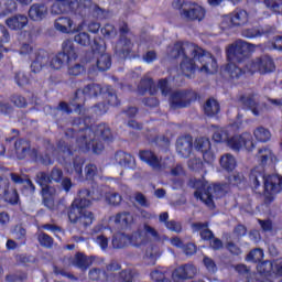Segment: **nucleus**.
I'll return each instance as SVG.
<instances>
[{
	"label": "nucleus",
	"mask_w": 282,
	"mask_h": 282,
	"mask_svg": "<svg viewBox=\"0 0 282 282\" xmlns=\"http://www.w3.org/2000/svg\"><path fill=\"white\" fill-rule=\"evenodd\" d=\"M72 127L65 131L66 138H76V147L79 153H94L100 155L105 151L104 142H111L113 134L107 123L94 124L91 117H75Z\"/></svg>",
	"instance_id": "nucleus-1"
},
{
	"label": "nucleus",
	"mask_w": 282,
	"mask_h": 282,
	"mask_svg": "<svg viewBox=\"0 0 282 282\" xmlns=\"http://www.w3.org/2000/svg\"><path fill=\"white\" fill-rule=\"evenodd\" d=\"M67 209V216L78 232H85L89 226L94 224V213L87 210L91 206V202L96 198L91 195V191L84 188L78 193Z\"/></svg>",
	"instance_id": "nucleus-2"
},
{
	"label": "nucleus",
	"mask_w": 282,
	"mask_h": 282,
	"mask_svg": "<svg viewBox=\"0 0 282 282\" xmlns=\"http://www.w3.org/2000/svg\"><path fill=\"white\" fill-rule=\"evenodd\" d=\"M250 45L252 44L243 40H238L227 46L226 56L228 64L220 68L221 74H226L227 78H230V80L241 78L246 72L237 66L236 63H243V61L248 58Z\"/></svg>",
	"instance_id": "nucleus-3"
},
{
	"label": "nucleus",
	"mask_w": 282,
	"mask_h": 282,
	"mask_svg": "<svg viewBox=\"0 0 282 282\" xmlns=\"http://www.w3.org/2000/svg\"><path fill=\"white\" fill-rule=\"evenodd\" d=\"M74 42L82 45V47H89L91 45V36L87 32H79L74 36V40H65L62 44V52L50 61L52 69H62L66 63L78 58V48H76Z\"/></svg>",
	"instance_id": "nucleus-4"
},
{
	"label": "nucleus",
	"mask_w": 282,
	"mask_h": 282,
	"mask_svg": "<svg viewBox=\"0 0 282 282\" xmlns=\"http://www.w3.org/2000/svg\"><path fill=\"white\" fill-rule=\"evenodd\" d=\"M88 278L90 279V281L97 282H116L117 280L118 282H133V279L135 278V272L133 271V269L122 270V264H120V262L111 260L110 263L106 265V269H90L88 272Z\"/></svg>",
	"instance_id": "nucleus-5"
},
{
	"label": "nucleus",
	"mask_w": 282,
	"mask_h": 282,
	"mask_svg": "<svg viewBox=\"0 0 282 282\" xmlns=\"http://www.w3.org/2000/svg\"><path fill=\"white\" fill-rule=\"evenodd\" d=\"M174 50L176 52L175 58H180V56H183V61L180 64L181 72L183 76H186V78H192L195 76V72H197V64H195V61H198L199 63H204L206 61V53L200 47L194 48L192 51L193 57H188L186 55V50L184 48V44L176 43L174 45Z\"/></svg>",
	"instance_id": "nucleus-6"
},
{
	"label": "nucleus",
	"mask_w": 282,
	"mask_h": 282,
	"mask_svg": "<svg viewBox=\"0 0 282 282\" xmlns=\"http://www.w3.org/2000/svg\"><path fill=\"white\" fill-rule=\"evenodd\" d=\"M105 94V89L99 84H88L83 89L77 88L73 98L69 99L70 107H74L75 113H83L87 98H98Z\"/></svg>",
	"instance_id": "nucleus-7"
},
{
	"label": "nucleus",
	"mask_w": 282,
	"mask_h": 282,
	"mask_svg": "<svg viewBox=\"0 0 282 282\" xmlns=\"http://www.w3.org/2000/svg\"><path fill=\"white\" fill-rule=\"evenodd\" d=\"M197 100L199 95L193 89L176 90L170 96V106L172 109H186Z\"/></svg>",
	"instance_id": "nucleus-8"
},
{
	"label": "nucleus",
	"mask_w": 282,
	"mask_h": 282,
	"mask_svg": "<svg viewBox=\"0 0 282 282\" xmlns=\"http://www.w3.org/2000/svg\"><path fill=\"white\" fill-rule=\"evenodd\" d=\"M247 67L250 74H260L261 76L276 70L274 59L270 55H261L251 59Z\"/></svg>",
	"instance_id": "nucleus-9"
},
{
	"label": "nucleus",
	"mask_w": 282,
	"mask_h": 282,
	"mask_svg": "<svg viewBox=\"0 0 282 282\" xmlns=\"http://www.w3.org/2000/svg\"><path fill=\"white\" fill-rule=\"evenodd\" d=\"M83 166H85V159L76 155L73 159V171H75L80 182H94V177L98 175V167L95 164H88L85 167V176H83Z\"/></svg>",
	"instance_id": "nucleus-10"
},
{
	"label": "nucleus",
	"mask_w": 282,
	"mask_h": 282,
	"mask_svg": "<svg viewBox=\"0 0 282 282\" xmlns=\"http://www.w3.org/2000/svg\"><path fill=\"white\" fill-rule=\"evenodd\" d=\"M181 17L185 21H197L199 23L206 19V9L195 2H189L187 8L182 10Z\"/></svg>",
	"instance_id": "nucleus-11"
},
{
	"label": "nucleus",
	"mask_w": 282,
	"mask_h": 282,
	"mask_svg": "<svg viewBox=\"0 0 282 282\" xmlns=\"http://www.w3.org/2000/svg\"><path fill=\"white\" fill-rule=\"evenodd\" d=\"M195 276H197V267L191 263L182 264L172 272L173 282H186L189 279H195Z\"/></svg>",
	"instance_id": "nucleus-12"
},
{
	"label": "nucleus",
	"mask_w": 282,
	"mask_h": 282,
	"mask_svg": "<svg viewBox=\"0 0 282 282\" xmlns=\"http://www.w3.org/2000/svg\"><path fill=\"white\" fill-rule=\"evenodd\" d=\"M189 186L192 188H196L194 192V197L196 199H199L203 202V204H206V206H210V204H213V193L206 189V184H204V181L192 178L189 180Z\"/></svg>",
	"instance_id": "nucleus-13"
},
{
	"label": "nucleus",
	"mask_w": 282,
	"mask_h": 282,
	"mask_svg": "<svg viewBox=\"0 0 282 282\" xmlns=\"http://www.w3.org/2000/svg\"><path fill=\"white\" fill-rule=\"evenodd\" d=\"M227 147H230L232 151H241V149H254V142L252 141V134L245 132L238 135H234L227 140Z\"/></svg>",
	"instance_id": "nucleus-14"
},
{
	"label": "nucleus",
	"mask_w": 282,
	"mask_h": 282,
	"mask_svg": "<svg viewBox=\"0 0 282 282\" xmlns=\"http://www.w3.org/2000/svg\"><path fill=\"white\" fill-rule=\"evenodd\" d=\"M50 64V54L43 48H39L34 52V58L31 62V72L33 74H41L44 67Z\"/></svg>",
	"instance_id": "nucleus-15"
},
{
	"label": "nucleus",
	"mask_w": 282,
	"mask_h": 282,
	"mask_svg": "<svg viewBox=\"0 0 282 282\" xmlns=\"http://www.w3.org/2000/svg\"><path fill=\"white\" fill-rule=\"evenodd\" d=\"M274 28L270 25L265 26H250L241 31L243 39H259V36H270L274 34Z\"/></svg>",
	"instance_id": "nucleus-16"
},
{
	"label": "nucleus",
	"mask_w": 282,
	"mask_h": 282,
	"mask_svg": "<svg viewBox=\"0 0 282 282\" xmlns=\"http://www.w3.org/2000/svg\"><path fill=\"white\" fill-rule=\"evenodd\" d=\"M176 152L181 158H191V153H193V137H178L176 140Z\"/></svg>",
	"instance_id": "nucleus-17"
},
{
	"label": "nucleus",
	"mask_w": 282,
	"mask_h": 282,
	"mask_svg": "<svg viewBox=\"0 0 282 282\" xmlns=\"http://www.w3.org/2000/svg\"><path fill=\"white\" fill-rule=\"evenodd\" d=\"M131 52H133V42H131V39L120 37L115 48L117 56L119 58H129Z\"/></svg>",
	"instance_id": "nucleus-18"
},
{
	"label": "nucleus",
	"mask_w": 282,
	"mask_h": 282,
	"mask_svg": "<svg viewBox=\"0 0 282 282\" xmlns=\"http://www.w3.org/2000/svg\"><path fill=\"white\" fill-rule=\"evenodd\" d=\"M14 151L18 160H25L32 153V143L30 140L18 139L14 142Z\"/></svg>",
	"instance_id": "nucleus-19"
},
{
	"label": "nucleus",
	"mask_w": 282,
	"mask_h": 282,
	"mask_svg": "<svg viewBox=\"0 0 282 282\" xmlns=\"http://www.w3.org/2000/svg\"><path fill=\"white\" fill-rule=\"evenodd\" d=\"M139 94L144 96V94L149 93L150 96H155L158 94V86L153 78L149 76H143L137 87Z\"/></svg>",
	"instance_id": "nucleus-20"
},
{
	"label": "nucleus",
	"mask_w": 282,
	"mask_h": 282,
	"mask_svg": "<svg viewBox=\"0 0 282 282\" xmlns=\"http://www.w3.org/2000/svg\"><path fill=\"white\" fill-rule=\"evenodd\" d=\"M78 7V0H55L53 11L57 14H65V12H74Z\"/></svg>",
	"instance_id": "nucleus-21"
},
{
	"label": "nucleus",
	"mask_w": 282,
	"mask_h": 282,
	"mask_svg": "<svg viewBox=\"0 0 282 282\" xmlns=\"http://www.w3.org/2000/svg\"><path fill=\"white\" fill-rule=\"evenodd\" d=\"M55 30L62 32V34H69L74 32L76 28L74 26V20L69 17H58L54 22Z\"/></svg>",
	"instance_id": "nucleus-22"
},
{
	"label": "nucleus",
	"mask_w": 282,
	"mask_h": 282,
	"mask_svg": "<svg viewBox=\"0 0 282 282\" xmlns=\"http://www.w3.org/2000/svg\"><path fill=\"white\" fill-rule=\"evenodd\" d=\"M134 236H124V234L112 237V247L116 249L126 248L128 243H131L135 248H140L142 242H134Z\"/></svg>",
	"instance_id": "nucleus-23"
},
{
	"label": "nucleus",
	"mask_w": 282,
	"mask_h": 282,
	"mask_svg": "<svg viewBox=\"0 0 282 282\" xmlns=\"http://www.w3.org/2000/svg\"><path fill=\"white\" fill-rule=\"evenodd\" d=\"M115 159L118 164L124 169H135V158L130 153L119 150L116 152Z\"/></svg>",
	"instance_id": "nucleus-24"
},
{
	"label": "nucleus",
	"mask_w": 282,
	"mask_h": 282,
	"mask_svg": "<svg viewBox=\"0 0 282 282\" xmlns=\"http://www.w3.org/2000/svg\"><path fill=\"white\" fill-rule=\"evenodd\" d=\"M29 20L28 17L23 14H15L6 20V25H8L9 30H23L25 25H28Z\"/></svg>",
	"instance_id": "nucleus-25"
},
{
	"label": "nucleus",
	"mask_w": 282,
	"mask_h": 282,
	"mask_svg": "<svg viewBox=\"0 0 282 282\" xmlns=\"http://www.w3.org/2000/svg\"><path fill=\"white\" fill-rule=\"evenodd\" d=\"M139 158L142 162H145V164L152 166V169H160L162 166L160 159L151 150H141L139 152Z\"/></svg>",
	"instance_id": "nucleus-26"
},
{
	"label": "nucleus",
	"mask_w": 282,
	"mask_h": 282,
	"mask_svg": "<svg viewBox=\"0 0 282 282\" xmlns=\"http://www.w3.org/2000/svg\"><path fill=\"white\" fill-rule=\"evenodd\" d=\"M210 224L208 221L205 223H193L192 229L194 232H199L203 241H210L213 239V231L208 229Z\"/></svg>",
	"instance_id": "nucleus-27"
},
{
	"label": "nucleus",
	"mask_w": 282,
	"mask_h": 282,
	"mask_svg": "<svg viewBox=\"0 0 282 282\" xmlns=\"http://www.w3.org/2000/svg\"><path fill=\"white\" fill-rule=\"evenodd\" d=\"M194 147L197 151L203 153V160L207 162L208 158H210V139L202 137L195 140Z\"/></svg>",
	"instance_id": "nucleus-28"
},
{
	"label": "nucleus",
	"mask_w": 282,
	"mask_h": 282,
	"mask_svg": "<svg viewBox=\"0 0 282 282\" xmlns=\"http://www.w3.org/2000/svg\"><path fill=\"white\" fill-rule=\"evenodd\" d=\"M249 15L248 12L243 9H236L230 15V23L235 28H240L241 25H246L248 23Z\"/></svg>",
	"instance_id": "nucleus-29"
},
{
	"label": "nucleus",
	"mask_w": 282,
	"mask_h": 282,
	"mask_svg": "<svg viewBox=\"0 0 282 282\" xmlns=\"http://www.w3.org/2000/svg\"><path fill=\"white\" fill-rule=\"evenodd\" d=\"M238 101L241 102L245 109H249V111H252L253 116H259V104L256 102L254 95H251L249 97L242 95L239 97Z\"/></svg>",
	"instance_id": "nucleus-30"
},
{
	"label": "nucleus",
	"mask_w": 282,
	"mask_h": 282,
	"mask_svg": "<svg viewBox=\"0 0 282 282\" xmlns=\"http://www.w3.org/2000/svg\"><path fill=\"white\" fill-rule=\"evenodd\" d=\"M45 14H47V10L44 4L34 3L29 9V19L31 21H42Z\"/></svg>",
	"instance_id": "nucleus-31"
},
{
	"label": "nucleus",
	"mask_w": 282,
	"mask_h": 282,
	"mask_svg": "<svg viewBox=\"0 0 282 282\" xmlns=\"http://www.w3.org/2000/svg\"><path fill=\"white\" fill-rule=\"evenodd\" d=\"M115 224L122 226V228H129L133 224V214L130 212H121L115 215Z\"/></svg>",
	"instance_id": "nucleus-32"
},
{
	"label": "nucleus",
	"mask_w": 282,
	"mask_h": 282,
	"mask_svg": "<svg viewBox=\"0 0 282 282\" xmlns=\"http://www.w3.org/2000/svg\"><path fill=\"white\" fill-rule=\"evenodd\" d=\"M220 166L224 169V171H227V173H232L235 169H237V160L232 154H224L220 158Z\"/></svg>",
	"instance_id": "nucleus-33"
},
{
	"label": "nucleus",
	"mask_w": 282,
	"mask_h": 282,
	"mask_svg": "<svg viewBox=\"0 0 282 282\" xmlns=\"http://www.w3.org/2000/svg\"><path fill=\"white\" fill-rule=\"evenodd\" d=\"M150 276L153 282H173L171 280V274L169 273V270L164 268H159L150 273Z\"/></svg>",
	"instance_id": "nucleus-34"
},
{
	"label": "nucleus",
	"mask_w": 282,
	"mask_h": 282,
	"mask_svg": "<svg viewBox=\"0 0 282 282\" xmlns=\"http://www.w3.org/2000/svg\"><path fill=\"white\" fill-rule=\"evenodd\" d=\"M91 263H94V259L85 256L84 253L78 252L75 254L74 265L79 268V270H89Z\"/></svg>",
	"instance_id": "nucleus-35"
},
{
	"label": "nucleus",
	"mask_w": 282,
	"mask_h": 282,
	"mask_svg": "<svg viewBox=\"0 0 282 282\" xmlns=\"http://www.w3.org/2000/svg\"><path fill=\"white\" fill-rule=\"evenodd\" d=\"M214 197L221 199L230 192V184L226 183H214L213 184Z\"/></svg>",
	"instance_id": "nucleus-36"
},
{
	"label": "nucleus",
	"mask_w": 282,
	"mask_h": 282,
	"mask_svg": "<svg viewBox=\"0 0 282 282\" xmlns=\"http://www.w3.org/2000/svg\"><path fill=\"white\" fill-rule=\"evenodd\" d=\"M227 184H229V187L236 186L237 188H241L242 186H246V176L241 173H237L234 175H229L226 177Z\"/></svg>",
	"instance_id": "nucleus-37"
},
{
	"label": "nucleus",
	"mask_w": 282,
	"mask_h": 282,
	"mask_svg": "<svg viewBox=\"0 0 282 282\" xmlns=\"http://www.w3.org/2000/svg\"><path fill=\"white\" fill-rule=\"evenodd\" d=\"M57 149L63 153L64 158H68V160H72V156L74 153H76V150H74V145L65 142V140H59L57 142Z\"/></svg>",
	"instance_id": "nucleus-38"
},
{
	"label": "nucleus",
	"mask_w": 282,
	"mask_h": 282,
	"mask_svg": "<svg viewBox=\"0 0 282 282\" xmlns=\"http://www.w3.org/2000/svg\"><path fill=\"white\" fill-rule=\"evenodd\" d=\"M104 95L106 96L107 102L110 105V107H120V99H118V95L111 86L106 88Z\"/></svg>",
	"instance_id": "nucleus-39"
},
{
	"label": "nucleus",
	"mask_w": 282,
	"mask_h": 282,
	"mask_svg": "<svg viewBox=\"0 0 282 282\" xmlns=\"http://www.w3.org/2000/svg\"><path fill=\"white\" fill-rule=\"evenodd\" d=\"M37 180H39V184H41V185L45 184V186L42 188V194L50 195V191L52 187H50V185H47V184H52L51 175L45 172H40L37 174Z\"/></svg>",
	"instance_id": "nucleus-40"
},
{
	"label": "nucleus",
	"mask_w": 282,
	"mask_h": 282,
	"mask_svg": "<svg viewBox=\"0 0 282 282\" xmlns=\"http://www.w3.org/2000/svg\"><path fill=\"white\" fill-rule=\"evenodd\" d=\"M253 135L258 142H269V140L272 138L270 130L263 127L256 128Z\"/></svg>",
	"instance_id": "nucleus-41"
},
{
	"label": "nucleus",
	"mask_w": 282,
	"mask_h": 282,
	"mask_svg": "<svg viewBox=\"0 0 282 282\" xmlns=\"http://www.w3.org/2000/svg\"><path fill=\"white\" fill-rule=\"evenodd\" d=\"M264 6L272 14L282 15V0H264Z\"/></svg>",
	"instance_id": "nucleus-42"
},
{
	"label": "nucleus",
	"mask_w": 282,
	"mask_h": 282,
	"mask_svg": "<svg viewBox=\"0 0 282 282\" xmlns=\"http://www.w3.org/2000/svg\"><path fill=\"white\" fill-rule=\"evenodd\" d=\"M97 68L99 72H107V69L111 68V55L101 54L97 59Z\"/></svg>",
	"instance_id": "nucleus-43"
},
{
	"label": "nucleus",
	"mask_w": 282,
	"mask_h": 282,
	"mask_svg": "<svg viewBox=\"0 0 282 282\" xmlns=\"http://www.w3.org/2000/svg\"><path fill=\"white\" fill-rule=\"evenodd\" d=\"M32 153L35 156V160L44 166H50L54 164V161L52 160V155H50V153L45 152L39 155V150L36 149H32Z\"/></svg>",
	"instance_id": "nucleus-44"
},
{
	"label": "nucleus",
	"mask_w": 282,
	"mask_h": 282,
	"mask_svg": "<svg viewBox=\"0 0 282 282\" xmlns=\"http://www.w3.org/2000/svg\"><path fill=\"white\" fill-rule=\"evenodd\" d=\"M10 102L18 109L28 108V98L23 97L21 94H13L9 98Z\"/></svg>",
	"instance_id": "nucleus-45"
},
{
	"label": "nucleus",
	"mask_w": 282,
	"mask_h": 282,
	"mask_svg": "<svg viewBox=\"0 0 282 282\" xmlns=\"http://www.w3.org/2000/svg\"><path fill=\"white\" fill-rule=\"evenodd\" d=\"M37 241L40 243V246H42V248H54V238H52V236H50L48 234L45 232H40L37 235Z\"/></svg>",
	"instance_id": "nucleus-46"
},
{
	"label": "nucleus",
	"mask_w": 282,
	"mask_h": 282,
	"mask_svg": "<svg viewBox=\"0 0 282 282\" xmlns=\"http://www.w3.org/2000/svg\"><path fill=\"white\" fill-rule=\"evenodd\" d=\"M263 249L261 248H256L252 249L248 254H247V261H251L252 263H261L263 261Z\"/></svg>",
	"instance_id": "nucleus-47"
},
{
	"label": "nucleus",
	"mask_w": 282,
	"mask_h": 282,
	"mask_svg": "<svg viewBox=\"0 0 282 282\" xmlns=\"http://www.w3.org/2000/svg\"><path fill=\"white\" fill-rule=\"evenodd\" d=\"M91 47V54H101V52H105V40L100 36L94 37Z\"/></svg>",
	"instance_id": "nucleus-48"
},
{
	"label": "nucleus",
	"mask_w": 282,
	"mask_h": 282,
	"mask_svg": "<svg viewBox=\"0 0 282 282\" xmlns=\"http://www.w3.org/2000/svg\"><path fill=\"white\" fill-rule=\"evenodd\" d=\"M4 199L12 206H17L19 204V192L17 189H12L11 192L8 189H4Z\"/></svg>",
	"instance_id": "nucleus-49"
},
{
	"label": "nucleus",
	"mask_w": 282,
	"mask_h": 282,
	"mask_svg": "<svg viewBox=\"0 0 282 282\" xmlns=\"http://www.w3.org/2000/svg\"><path fill=\"white\" fill-rule=\"evenodd\" d=\"M106 202L110 206H120L122 204V195L119 193H108L106 195Z\"/></svg>",
	"instance_id": "nucleus-50"
},
{
	"label": "nucleus",
	"mask_w": 282,
	"mask_h": 282,
	"mask_svg": "<svg viewBox=\"0 0 282 282\" xmlns=\"http://www.w3.org/2000/svg\"><path fill=\"white\" fill-rule=\"evenodd\" d=\"M152 142L156 147H160V149H166V147H171V139L164 134L154 137Z\"/></svg>",
	"instance_id": "nucleus-51"
},
{
	"label": "nucleus",
	"mask_w": 282,
	"mask_h": 282,
	"mask_svg": "<svg viewBox=\"0 0 282 282\" xmlns=\"http://www.w3.org/2000/svg\"><path fill=\"white\" fill-rule=\"evenodd\" d=\"M14 113V106L8 101H0V115L9 118Z\"/></svg>",
	"instance_id": "nucleus-52"
},
{
	"label": "nucleus",
	"mask_w": 282,
	"mask_h": 282,
	"mask_svg": "<svg viewBox=\"0 0 282 282\" xmlns=\"http://www.w3.org/2000/svg\"><path fill=\"white\" fill-rule=\"evenodd\" d=\"M14 80L18 87H25V85H30V77L23 72L15 73Z\"/></svg>",
	"instance_id": "nucleus-53"
},
{
	"label": "nucleus",
	"mask_w": 282,
	"mask_h": 282,
	"mask_svg": "<svg viewBox=\"0 0 282 282\" xmlns=\"http://www.w3.org/2000/svg\"><path fill=\"white\" fill-rule=\"evenodd\" d=\"M10 175L14 184H26V186H30V188H34V183H32L30 178H23L17 173H11Z\"/></svg>",
	"instance_id": "nucleus-54"
},
{
	"label": "nucleus",
	"mask_w": 282,
	"mask_h": 282,
	"mask_svg": "<svg viewBox=\"0 0 282 282\" xmlns=\"http://www.w3.org/2000/svg\"><path fill=\"white\" fill-rule=\"evenodd\" d=\"M134 202H137L139 206H142V208H149L151 206V203L142 192L134 193Z\"/></svg>",
	"instance_id": "nucleus-55"
},
{
	"label": "nucleus",
	"mask_w": 282,
	"mask_h": 282,
	"mask_svg": "<svg viewBox=\"0 0 282 282\" xmlns=\"http://www.w3.org/2000/svg\"><path fill=\"white\" fill-rule=\"evenodd\" d=\"M226 250L231 253L234 257H239L241 254V247H238L237 243L228 241L225 245Z\"/></svg>",
	"instance_id": "nucleus-56"
},
{
	"label": "nucleus",
	"mask_w": 282,
	"mask_h": 282,
	"mask_svg": "<svg viewBox=\"0 0 282 282\" xmlns=\"http://www.w3.org/2000/svg\"><path fill=\"white\" fill-rule=\"evenodd\" d=\"M158 87L160 88L162 96H169L171 94V87H169L167 78L159 79Z\"/></svg>",
	"instance_id": "nucleus-57"
},
{
	"label": "nucleus",
	"mask_w": 282,
	"mask_h": 282,
	"mask_svg": "<svg viewBox=\"0 0 282 282\" xmlns=\"http://www.w3.org/2000/svg\"><path fill=\"white\" fill-rule=\"evenodd\" d=\"M165 228L171 232L180 234L182 232V223L176 220H170L169 223H165Z\"/></svg>",
	"instance_id": "nucleus-58"
},
{
	"label": "nucleus",
	"mask_w": 282,
	"mask_h": 282,
	"mask_svg": "<svg viewBox=\"0 0 282 282\" xmlns=\"http://www.w3.org/2000/svg\"><path fill=\"white\" fill-rule=\"evenodd\" d=\"M83 74H85V66H83L82 64H75L68 67L69 76H80Z\"/></svg>",
	"instance_id": "nucleus-59"
},
{
	"label": "nucleus",
	"mask_w": 282,
	"mask_h": 282,
	"mask_svg": "<svg viewBox=\"0 0 282 282\" xmlns=\"http://www.w3.org/2000/svg\"><path fill=\"white\" fill-rule=\"evenodd\" d=\"M183 252L186 257H193V254L197 253V245L193 242H187L183 246Z\"/></svg>",
	"instance_id": "nucleus-60"
},
{
	"label": "nucleus",
	"mask_w": 282,
	"mask_h": 282,
	"mask_svg": "<svg viewBox=\"0 0 282 282\" xmlns=\"http://www.w3.org/2000/svg\"><path fill=\"white\" fill-rule=\"evenodd\" d=\"M6 43H10V31H8L6 25L0 24V45Z\"/></svg>",
	"instance_id": "nucleus-61"
},
{
	"label": "nucleus",
	"mask_w": 282,
	"mask_h": 282,
	"mask_svg": "<svg viewBox=\"0 0 282 282\" xmlns=\"http://www.w3.org/2000/svg\"><path fill=\"white\" fill-rule=\"evenodd\" d=\"M187 166L191 171H199L204 166V163L202 159L194 158L188 160Z\"/></svg>",
	"instance_id": "nucleus-62"
},
{
	"label": "nucleus",
	"mask_w": 282,
	"mask_h": 282,
	"mask_svg": "<svg viewBox=\"0 0 282 282\" xmlns=\"http://www.w3.org/2000/svg\"><path fill=\"white\" fill-rule=\"evenodd\" d=\"M51 182H62L63 180V170H61L59 167L55 166L52 169L51 173Z\"/></svg>",
	"instance_id": "nucleus-63"
},
{
	"label": "nucleus",
	"mask_w": 282,
	"mask_h": 282,
	"mask_svg": "<svg viewBox=\"0 0 282 282\" xmlns=\"http://www.w3.org/2000/svg\"><path fill=\"white\" fill-rule=\"evenodd\" d=\"M100 32L106 39H111V36H113V32H116V26L107 23L104 25V28L100 29Z\"/></svg>",
	"instance_id": "nucleus-64"
}]
</instances>
